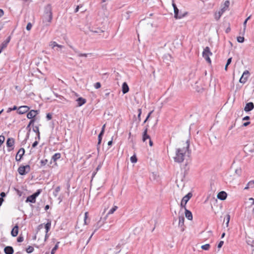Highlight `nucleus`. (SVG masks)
I'll list each match as a JSON object with an SVG mask.
<instances>
[{
    "label": "nucleus",
    "instance_id": "f03ea898",
    "mask_svg": "<svg viewBox=\"0 0 254 254\" xmlns=\"http://www.w3.org/2000/svg\"><path fill=\"white\" fill-rule=\"evenodd\" d=\"M53 18L52 7L48 4L45 8L44 14L43 16V23L46 26H49Z\"/></svg>",
    "mask_w": 254,
    "mask_h": 254
},
{
    "label": "nucleus",
    "instance_id": "09e8293b",
    "mask_svg": "<svg viewBox=\"0 0 254 254\" xmlns=\"http://www.w3.org/2000/svg\"><path fill=\"white\" fill-rule=\"evenodd\" d=\"M101 83L99 82H96V83H95L94 84V87L96 88V89H99V88L101 87Z\"/></svg>",
    "mask_w": 254,
    "mask_h": 254
},
{
    "label": "nucleus",
    "instance_id": "ea45409f",
    "mask_svg": "<svg viewBox=\"0 0 254 254\" xmlns=\"http://www.w3.org/2000/svg\"><path fill=\"white\" fill-rule=\"evenodd\" d=\"M17 109H18L17 107L16 106H14L12 108H9L7 109V113H9L11 111H14V110H17Z\"/></svg>",
    "mask_w": 254,
    "mask_h": 254
},
{
    "label": "nucleus",
    "instance_id": "ddd939ff",
    "mask_svg": "<svg viewBox=\"0 0 254 254\" xmlns=\"http://www.w3.org/2000/svg\"><path fill=\"white\" fill-rule=\"evenodd\" d=\"M226 9L225 7H223L217 13L215 14V19L218 21L223 14V13L225 11Z\"/></svg>",
    "mask_w": 254,
    "mask_h": 254
},
{
    "label": "nucleus",
    "instance_id": "0eeeda50",
    "mask_svg": "<svg viewBox=\"0 0 254 254\" xmlns=\"http://www.w3.org/2000/svg\"><path fill=\"white\" fill-rule=\"evenodd\" d=\"M249 74V71L247 70H245L239 80L240 82L243 84L245 83L248 80Z\"/></svg>",
    "mask_w": 254,
    "mask_h": 254
},
{
    "label": "nucleus",
    "instance_id": "c756f323",
    "mask_svg": "<svg viewBox=\"0 0 254 254\" xmlns=\"http://www.w3.org/2000/svg\"><path fill=\"white\" fill-rule=\"evenodd\" d=\"M118 209L117 206H113L108 212V214H112Z\"/></svg>",
    "mask_w": 254,
    "mask_h": 254
},
{
    "label": "nucleus",
    "instance_id": "a18cd8bd",
    "mask_svg": "<svg viewBox=\"0 0 254 254\" xmlns=\"http://www.w3.org/2000/svg\"><path fill=\"white\" fill-rule=\"evenodd\" d=\"M48 162L47 159L42 160L40 161L41 166H45Z\"/></svg>",
    "mask_w": 254,
    "mask_h": 254
},
{
    "label": "nucleus",
    "instance_id": "20e7f679",
    "mask_svg": "<svg viewBox=\"0 0 254 254\" xmlns=\"http://www.w3.org/2000/svg\"><path fill=\"white\" fill-rule=\"evenodd\" d=\"M30 171V166L29 165L25 166H20L17 170L18 173L20 175H25Z\"/></svg>",
    "mask_w": 254,
    "mask_h": 254
},
{
    "label": "nucleus",
    "instance_id": "f3484780",
    "mask_svg": "<svg viewBox=\"0 0 254 254\" xmlns=\"http://www.w3.org/2000/svg\"><path fill=\"white\" fill-rule=\"evenodd\" d=\"M76 102H77V106L80 107L86 102V100L82 97H79L77 99Z\"/></svg>",
    "mask_w": 254,
    "mask_h": 254
},
{
    "label": "nucleus",
    "instance_id": "5701e85b",
    "mask_svg": "<svg viewBox=\"0 0 254 254\" xmlns=\"http://www.w3.org/2000/svg\"><path fill=\"white\" fill-rule=\"evenodd\" d=\"M104 135V133H103V132L102 131H100V133L98 135V144H97V150L98 151H99V145L101 144V141H102V137Z\"/></svg>",
    "mask_w": 254,
    "mask_h": 254
},
{
    "label": "nucleus",
    "instance_id": "bf43d9fd",
    "mask_svg": "<svg viewBox=\"0 0 254 254\" xmlns=\"http://www.w3.org/2000/svg\"><path fill=\"white\" fill-rule=\"evenodd\" d=\"M103 31H104L101 30V29H98V30L93 31V32L96 33H99L103 32Z\"/></svg>",
    "mask_w": 254,
    "mask_h": 254
},
{
    "label": "nucleus",
    "instance_id": "aec40b11",
    "mask_svg": "<svg viewBox=\"0 0 254 254\" xmlns=\"http://www.w3.org/2000/svg\"><path fill=\"white\" fill-rule=\"evenodd\" d=\"M185 209V216L189 220L192 219V214L190 211L188 210L186 208Z\"/></svg>",
    "mask_w": 254,
    "mask_h": 254
},
{
    "label": "nucleus",
    "instance_id": "680f3d73",
    "mask_svg": "<svg viewBox=\"0 0 254 254\" xmlns=\"http://www.w3.org/2000/svg\"><path fill=\"white\" fill-rule=\"evenodd\" d=\"M4 14V11L2 9H0V17H2Z\"/></svg>",
    "mask_w": 254,
    "mask_h": 254
},
{
    "label": "nucleus",
    "instance_id": "e2e57ef3",
    "mask_svg": "<svg viewBox=\"0 0 254 254\" xmlns=\"http://www.w3.org/2000/svg\"><path fill=\"white\" fill-rule=\"evenodd\" d=\"M230 31H231V28H230V27H228L226 29V30H225V32H226V33H229V32H230Z\"/></svg>",
    "mask_w": 254,
    "mask_h": 254
},
{
    "label": "nucleus",
    "instance_id": "4d7b16f0",
    "mask_svg": "<svg viewBox=\"0 0 254 254\" xmlns=\"http://www.w3.org/2000/svg\"><path fill=\"white\" fill-rule=\"evenodd\" d=\"M38 141L36 140L35 141H34L32 145V147L33 148L35 147L38 145Z\"/></svg>",
    "mask_w": 254,
    "mask_h": 254
},
{
    "label": "nucleus",
    "instance_id": "4be33fe9",
    "mask_svg": "<svg viewBox=\"0 0 254 254\" xmlns=\"http://www.w3.org/2000/svg\"><path fill=\"white\" fill-rule=\"evenodd\" d=\"M11 39V36H8L7 39L4 41L0 45V46L2 47V48H5L9 42H10Z\"/></svg>",
    "mask_w": 254,
    "mask_h": 254
},
{
    "label": "nucleus",
    "instance_id": "2eb2a0df",
    "mask_svg": "<svg viewBox=\"0 0 254 254\" xmlns=\"http://www.w3.org/2000/svg\"><path fill=\"white\" fill-rule=\"evenodd\" d=\"M18 226L16 224L12 229L11 231V235L12 237H16L18 233Z\"/></svg>",
    "mask_w": 254,
    "mask_h": 254
},
{
    "label": "nucleus",
    "instance_id": "79ce46f5",
    "mask_svg": "<svg viewBox=\"0 0 254 254\" xmlns=\"http://www.w3.org/2000/svg\"><path fill=\"white\" fill-rule=\"evenodd\" d=\"M33 131L36 133V134H38L40 133L39 129L38 127L35 126L33 127Z\"/></svg>",
    "mask_w": 254,
    "mask_h": 254
},
{
    "label": "nucleus",
    "instance_id": "338daca9",
    "mask_svg": "<svg viewBox=\"0 0 254 254\" xmlns=\"http://www.w3.org/2000/svg\"><path fill=\"white\" fill-rule=\"evenodd\" d=\"M105 125H104L102 127V129L101 131L103 132V133H104L105 132Z\"/></svg>",
    "mask_w": 254,
    "mask_h": 254
},
{
    "label": "nucleus",
    "instance_id": "9b49d317",
    "mask_svg": "<svg viewBox=\"0 0 254 254\" xmlns=\"http://www.w3.org/2000/svg\"><path fill=\"white\" fill-rule=\"evenodd\" d=\"M70 47L73 50V51L77 54L78 57H87L88 56H91L92 55L91 53H87V54H82L80 53V52L77 50V49L74 48L73 47L70 46Z\"/></svg>",
    "mask_w": 254,
    "mask_h": 254
},
{
    "label": "nucleus",
    "instance_id": "864d4df0",
    "mask_svg": "<svg viewBox=\"0 0 254 254\" xmlns=\"http://www.w3.org/2000/svg\"><path fill=\"white\" fill-rule=\"evenodd\" d=\"M51 46L52 47V48H54L55 47H57V46H58V44L54 41V42H51Z\"/></svg>",
    "mask_w": 254,
    "mask_h": 254
},
{
    "label": "nucleus",
    "instance_id": "39448f33",
    "mask_svg": "<svg viewBox=\"0 0 254 254\" xmlns=\"http://www.w3.org/2000/svg\"><path fill=\"white\" fill-rule=\"evenodd\" d=\"M172 6L173 7L174 11V17L176 19H181V18H183V17H184L187 14V13L183 14H179V10L177 8V5L174 3L173 0Z\"/></svg>",
    "mask_w": 254,
    "mask_h": 254
},
{
    "label": "nucleus",
    "instance_id": "423d86ee",
    "mask_svg": "<svg viewBox=\"0 0 254 254\" xmlns=\"http://www.w3.org/2000/svg\"><path fill=\"white\" fill-rule=\"evenodd\" d=\"M192 195V193L191 192H189L187 195L183 197L181 203V207L184 208H186V205L188 201L189 200V199L191 197Z\"/></svg>",
    "mask_w": 254,
    "mask_h": 254
},
{
    "label": "nucleus",
    "instance_id": "774afa93",
    "mask_svg": "<svg viewBox=\"0 0 254 254\" xmlns=\"http://www.w3.org/2000/svg\"><path fill=\"white\" fill-rule=\"evenodd\" d=\"M40 133H39L38 134H37V137H35V139H38V140H40Z\"/></svg>",
    "mask_w": 254,
    "mask_h": 254
},
{
    "label": "nucleus",
    "instance_id": "393cba45",
    "mask_svg": "<svg viewBox=\"0 0 254 254\" xmlns=\"http://www.w3.org/2000/svg\"><path fill=\"white\" fill-rule=\"evenodd\" d=\"M61 157V154L60 153H55L52 157V160H53L54 162H56L57 160L59 159Z\"/></svg>",
    "mask_w": 254,
    "mask_h": 254
},
{
    "label": "nucleus",
    "instance_id": "dca6fc26",
    "mask_svg": "<svg viewBox=\"0 0 254 254\" xmlns=\"http://www.w3.org/2000/svg\"><path fill=\"white\" fill-rule=\"evenodd\" d=\"M4 252L5 254H13V249L11 246H6L4 249Z\"/></svg>",
    "mask_w": 254,
    "mask_h": 254
},
{
    "label": "nucleus",
    "instance_id": "49530a36",
    "mask_svg": "<svg viewBox=\"0 0 254 254\" xmlns=\"http://www.w3.org/2000/svg\"><path fill=\"white\" fill-rule=\"evenodd\" d=\"M248 186L250 188H254V181H250L248 183Z\"/></svg>",
    "mask_w": 254,
    "mask_h": 254
},
{
    "label": "nucleus",
    "instance_id": "9d476101",
    "mask_svg": "<svg viewBox=\"0 0 254 254\" xmlns=\"http://www.w3.org/2000/svg\"><path fill=\"white\" fill-rule=\"evenodd\" d=\"M25 153V150L23 148H21L17 153L15 159L17 161H20Z\"/></svg>",
    "mask_w": 254,
    "mask_h": 254
},
{
    "label": "nucleus",
    "instance_id": "e433bc0d",
    "mask_svg": "<svg viewBox=\"0 0 254 254\" xmlns=\"http://www.w3.org/2000/svg\"><path fill=\"white\" fill-rule=\"evenodd\" d=\"M138 116H137V119L138 120V122H140V121H141V113H142V110H141V109H138Z\"/></svg>",
    "mask_w": 254,
    "mask_h": 254
},
{
    "label": "nucleus",
    "instance_id": "8fccbe9b",
    "mask_svg": "<svg viewBox=\"0 0 254 254\" xmlns=\"http://www.w3.org/2000/svg\"><path fill=\"white\" fill-rule=\"evenodd\" d=\"M230 5V1L229 0H226L224 2V6L225 7V9L227 8Z\"/></svg>",
    "mask_w": 254,
    "mask_h": 254
},
{
    "label": "nucleus",
    "instance_id": "b1692460",
    "mask_svg": "<svg viewBox=\"0 0 254 254\" xmlns=\"http://www.w3.org/2000/svg\"><path fill=\"white\" fill-rule=\"evenodd\" d=\"M36 198L32 194L26 198L25 202H31V203H35L36 202Z\"/></svg>",
    "mask_w": 254,
    "mask_h": 254
},
{
    "label": "nucleus",
    "instance_id": "412c9836",
    "mask_svg": "<svg viewBox=\"0 0 254 254\" xmlns=\"http://www.w3.org/2000/svg\"><path fill=\"white\" fill-rule=\"evenodd\" d=\"M129 91V87L126 82H124L122 85V92L123 94L127 93Z\"/></svg>",
    "mask_w": 254,
    "mask_h": 254
},
{
    "label": "nucleus",
    "instance_id": "052dcab7",
    "mask_svg": "<svg viewBox=\"0 0 254 254\" xmlns=\"http://www.w3.org/2000/svg\"><path fill=\"white\" fill-rule=\"evenodd\" d=\"M0 197H1L3 198L4 197H5L6 196V194L4 192H1L0 193Z\"/></svg>",
    "mask_w": 254,
    "mask_h": 254
},
{
    "label": "nucleus",
    "instance_id": "473e14b6",
    "mask_svg": "<svg viewBox=\"0 0 254 254\" xmlns=\"http://www.w3.org/2000/svg\"><path fill=\"white\" fill-rule=\"evenodd\" d=\"M210 247V245L209 244H207L204 245H202L201 248L202 250L207 251L209 249Z\"/></svg>",
    "mask_w": 254,
    "mask_h": 254
},
{
    "label": "nucleus",
    "instance_id": "7ed1b4c3",
    "mask_svg": "<svg viewBox=\"0 0 254 254\" xmlns=\"http://www.w3.org/2000/svg\"><path fill=\"white\" fill-rule=\"evenodd\" d=\"M212 55V53L211 52L210 48L208 47H206L204 49L202 52V57L209 64L211 63V61L209 57Z\"/></svg>",
    "mask_w": 254,
    "mask_h": 254
},
{
    "label": "nucleus",
    "instance_id": "a211bd4d",
    "mask_svg": "<svg viewBox=\"0 0 254 254\" xmlns=\"http://www.w3.org/2000/svg\"><path fill=\"white\" fill-rule=\"evenodd\" d=\"M147 130H148V128L146 127L143 132L142 141L143 142L145 141L147 139H150V136L147 134Z\"/></svg>",
    "mask_w": 254,
    "mask_h": 254
},
{
    "label": "nucleus",
    "instance_id": "4c0bfd02",
    "mask_svg": "<svg viewBox=\"0 0 254 254\" xmlns=\"http://www.w3.org/2000/svg\"><path fill=\"white\" fill-rule=\"evenodd\" d=\"M245 38L244 37L239 36L237 37V41L239 43H242L244 42Z\"/></svg>",
    "mask_w": 254,
    "mask_h": 254
},
{
    "label": "nucleus",
    "instance_id": "3c124183",
    "mask_svg": "<svg viewBox=\"0 0 254 254\" xmlns=\"http://www.w3.org/2000/svg\"><path fill=\"white\" fill-rule=\"evenodd\" d=\"M46 118L47 120H50L52 118V115L51 113H48L46 116Z\"/></svg>",
    "mask_w": 254,
    "mask_h": 254
},
{
    "label": "nucleus",
    "instance_id": "13d9d810",
    "mask_svg": "<svg viewBox=\"0 0 254 254\" xmlns=\"http://www.w3.org/2000/svg\"><path fill=\"white\" fill-rule=\"evenodd\" d=\"M232 58H230L227 60V63H226V64L227 65H229L231 64V63L232 62Z\"/></svg>",
    "mask_w": 254,
    "mask_h": 254
},
{
    "label": "nucleus",
    "instance_id": "2f4dec72",
    "mask_svg": "<svg viewBox=\"0 0 254 254\" xmlns=\"http://www.w3.org/2000/svg\"><path fill=\"white\" fill-rule=\"evenodd\" d=\"M60 243V242H58L56 245L55 246H54V247L53 248V249L51 251V254H54L56 251L59 248V244Z\"/></svg>",
    "mask_w": 254,
    "mask_h": 254
},
{
    "label": "nucleus",
    "instance_id": "72a5a7b5",
    "mask_svg": "<svg viewBox=\"0 0 254 254\" xmlns=\"http://www.w3.org/2000/svg\"><path fill=\"white\" fill-rule=\"evenodd\" d=\"M226 219V227H228L229 226V221H230V216L229 214H227L225 216V219Z\"/></svg>",
    "mask_w": 254,
    "mask_h": 254
},
{
    "label": "nucleus",
    "instance_id": "1a4fd4ad",
    "mask_svg": "<svg viewBox=\"0 0 254 254\" xmlns=\"http://www.w3.org/2000/svg\"><path fill=\"white\" fill-rule=\"evenodd\" d=\"M39 113V111L32 110L27 114V118L29 119H35L34 118Z\"/></svg>",
    "mask_w": 254,
    "mask_h": 254
},
{
    "label": "nucleus",
    "instance_id": "f704fd0d",
    "mask_svg": "<svg viewBox=\"0 0 254 254\" xmlns=\"http://www.w3.org/2000/svg\"><path fill=\"white\" fill-rule=\"evenodd\" d=\"M26 252L28 254H30L31 253H32L33 251H34V248L32 246H29L27 249H26Z\"/></svg>",
    "mask_w": 254,
    "mask_h": 254
},
{
    "label": "nucleus",
    "instance_id": "5fc2aeb1",
    "mask_svg": "<svg viewBox=\"0 0 254 254\" xmlns=\"http://www.w3.org/2000/svg\"><path fill=\"white\" fill-rule=\"evenodd\" d=\"M87 214L88 213L87 212H85V215H84V224H87Z\"/></svg>",
    "mask_w": 254,
    "mask_h": 254
},
{
    "label": "nucleus",
    "instance_id": "bb28decb",
    "mask_svg": "<svg viewBox=\"0 0 254 254\" xmlns=\"http://www.w3.org/2000/svg\"><path fill=\"white\" fill-rule=\"evenodd\" d=\"M179 226L182 227L184 226L185 218L183 216H179Z\"/></svg>",
    "mask_w": 254,
    "mask_h": 254
},
{
    "label": "nucleus",
    "instance_id": "c85d7f7f",
    "mask_svg": "<svg viewBox=\"0 0 254 254\" xmlns=\"http://www.w3.org/2000/svg\"><path fill=\"white\" fill-rule=\"evenodd\" d=\"M60 190H61V187L60 186H58L57 187H56L55 190L53 191V195L55 197H57L58 196V193H59V191H60Z\"/></svg>",
    "mask_w": 254,
    "mask_h": 254
},
{
    "label": "nucleus",
    "instance_id": "c03bdc74",
    "mask_svg": "<svg viewBox=\"0 0 254 254\" xmlns=\"http://www.w3.org/2000/svg\"><path fill=\"white\" fill-rule=\"evenodd\" d=\"M235 173L238 176H240L242 173V170L241 168H238L235 170Z\"/></svg>",
    "mask_w": 254,
    "mask_h": 254
},
{
    "label": "nucleus",
    "instance_id": "6e6d98bb",
    "mask_svg": "<svg viewBox=\"0 0 254 254\" xmlns=\"http://www.w3.org/2000/svg\"><path fill=\"white\" fill-rule=\"evenodd\" d=\"M152 113V111L150 112L148 114V115H147V116L146 118L145 119V120H144V121L143 122V124H145V123L146 122V121H147V120H148V118H149V117H150V115H151V114Z\"/></svg>",
    "mask_w": 254,
    "mask_h": 254
},
{
    "label": "nucleus",
    "instance_id": "6e6552de",
    "mask_svg": "<svg viewBox=\"0 0 254 254\" xmlns=\"http://www.w3.org/2000/svg\"><path fill=\"white\" fill-rule=\"evenodd\" d=\"M30 109V108L27 106H21L19 107L17 111L18 114L22 115L27 113Z\"/></svg>",
    "mask_w": 254,
    "mask_h": 254
},
{
    "label": "nucleus",
    "instance_id": "de8ad7c7",
    "mask_svg": "<svg viewBox=\"0 0 254 254\" xmlns=\"http://www.w3.org/2000/svg\"><path fill=\"white\" fill-rule=\"evenodd\" d=\"M32 25L30 22H29L26 26V29L27 30H30L32 28Z\"/></svg>",
    "mask_w": 254,
    "mask_h": 254
},
{
    "label": "nucleus",
    "instance_id": "a878e982",
    "mask_svg": "<svg viewBox=\"0 0 254 254\" xmlns=\"http://www.w3.org/2000/svg\"><path fill=\"white\" fill-rule=\"evenodd\" d=\"M51 221L49 219H48L47 223L45 225V228L46 229V233H47L49 231V230L51 228Z\"/></svg>",
    "mask_w": 254,
    "mask_h": 254
},
{
    "label": "nucleus",
    "instance_id": "f8f14e48",
    "mask_svg": "<svg viewBox=\"0 0 254 254\" xmlns=\"http://www.w3.org/2000/svg\"><path fill=\"white\" fill-rule=\"evenodd\" d=\"M254 108V104L253 102H249L246 104L244 108V111L246 112L253 110Z\"/></svg>",
    "mask_w": 254,
    "mask_h": 254
},
{
    "label": "nucleus",
    "instance_id": "69168bd1",
    "mask_svg": "<svg viewBox=\"0 0 254 254\" xmlns=\"http://www.w3.org/2000/svg\"><path fill=\"white\" fill-rule=\"evenodd\" d=\"M249 119H250V117L248 116H247L245 117L244 118H243V121L249 120Z\"/></svg>",
    "mask_w": 254,
    "mask_h": 254
},
{
    "label": "nucleus",
    "instance_id": "a19ab883",
    "mask_svg": "<svg viewBox=\"0 0 254 254\" xmlns=\"http://www.w3.org/2000/svg\"><path fill=\"white\" fill-rule=\"evenodd\" d=\"M24 238L22 235H20L19 236L17 239V241L19 243L22 242L23 241Z\"/></svg>",
    "mask_w": 254,
    "mask_h": 254
},
{
    "label": "nucleus",
    "instance_id": "37998d69",
    "mask_svg": "<svg viewBox=\"0 0 254 254\" xmlns=\"http://www.w3.org/2000/svg\"><path fill=\"white\" fill-rule=\"evenodd\" d=\"M30 133V132H29L28 131V132L27 133V134H26V137H25V139L23 141L22 143H26L27 140L28 139V138L29 137Z\"/></svg>",
    "mask_w": 254,
    "mask_h": 254
},
{
    "label": "nucleus",
    "instance_id": "4468645a",
    "mask_svg": "<svg viewBox=\"0 0 254 254\" xmlns=\"http://www.w3.org/2000/svg\"><path fill=\"white\" fill-rule=\"evenodd\" d=\"M227 194L224 191L219 192L217 194V198L221 200H225L227 198Z\"/></svg>",
    "mask_w": 254,
    "mask_h": 254
},
{
    "label": "nucleus",
    "instance_id": "603ef678",
    "mask_svg": "<svg viewBox=\"0 0 254 254\" xmlns=\"http://www.w3.org/2000/svg\"><path fill=\"white\" fill-rule=\"evenodd\" d=\"M223 244H224V242L223 241H220L218 244L217 248L218 249H220L222 247Z\"/></svg>",
    "mask_w": 254,
    "mask_h": 254
},
{
    "label": "nucleus",
    "instance_id": "0e129e2a",
    "mask_svg": "<svg viewBox=\"0 0 254 254\" xmlns=\"http://www.w3.org/2000/svg\"><path fill=\"white\" fill-rule=\"evenodd\" d=\"M250 124V122H247L244 123L243 124V126L247 127V126H248Z\"/></svg>",
    "mask_w": 254,
    "mask_h": 254
},
{
    "label": "nucleus",
    "instance_id": "7c9ffc66",
    "mask_svg": "<svg viewBox=\"0 0 254 254\" xmlns=\"http://www.w3.org/2000/svg\"><path fill=\"white\" fill-rule=\"evenodd\" d=\"M41 192H42V190L39 189V190H37L35 192L33 193L32 195L36 198L39 196V195L41 193Z\"/></svg>",
    "mask_w": 254,
    "mask_h": 254
},
{
    "label": "nucleus",
    "instance_id": "cd10ccee",
    "mask_svg": "<svg viewBox=\"0 0 254 254\" xmlns=\"http://www.w3.org/2000/svg\"><path fill=\"white\" fill-rule=\"evenodd\" d=\"M35 122V119H32L29 122V124L28 125V126L26 127V129L29 132L31 131V127H31V125H33Z\"/></svg>",
    "mask_w": 254,
    "mask_h": 254
},
{
    "label": "nucleus",
    "instance_id": "c9c22d12",
    "mask_svg": "<svg viewBox=\"0 0 254 254\" xmlns=\"http://www.w3.org/2000/svg\"><path fill=\"white\" fill-rule=\"evenodd\" d=\"M137 161V158L136 157V156L135 155L132 156L131 157H130V161L133 163H136Z\"/></svg>",
    "mask_w": 254,
    "mask_h": 254
},
{
    "label": "nucleus",
    "instance_id": "6ab92c4d",
    "mask_svg": "<svg viewBox=\"0 0 254 254\" xmlns=\"http://www.w3.org/2000/svg\"><path fill=\"white\" fill-rule=\"evenodd\" d=\"M6 145L8 147H12L14 144V139L13 138H8L6 140Z\"/></svg>",
    "mask_w": 254,
    "mask_h": 254
},
{
    "label": "nucleus",
    "instance_id": "f257e3e1",
    "mask_svg": "<svg viewBox=\"0 0 254 254\" xmlns=\"http://www.w3.org/2000/svg\"><path fill=\"white\" fill-rule=\"evenodd\" d=\"M190 140H187L186 142V146L183 148H177L176 151V156L174 159L175 162L181 163L183 162L185 159V155L187 152L189 154L190 152L189 150Z\"/></svg>",
    "mask_w": 254,
    "mask_h": 254
},
{
    "label": "nucleus",
    "instance_id": "58836bf2",
    "mask_svg": "<svg viewBox=\"0 0 254 254\" xmlns=\"http://www.w3.org/2000/svg\"><path fill=\"white\" fill-rule=\"evenodd\" d=\"M5 140V137L3 135H0V146L3 144Z\"/></svg>",
    "mask_w": 254,
    "mask_h": 254
}]
</instances>
